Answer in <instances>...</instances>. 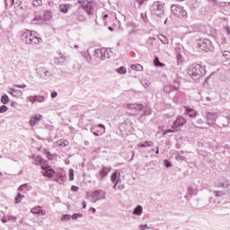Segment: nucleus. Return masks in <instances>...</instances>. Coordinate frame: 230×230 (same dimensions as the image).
I'll list each match as a JSON object with an SVG mask.
<instances>
[{
	"instance_id": "f257e3e1",
	"label": "nucleus",
	"mask_w": 230,
	"mask_h": 230,
	"mask_svg": "<svg viewBox=\"0 0 230 230\" xmlns=\"http://www.w3.org/2000/svg\"><path fill=\"white\" fill-rule=\"evenodd\" d=\"M82 57L85 58L86 62H95L98 63L100 60H105V58H110L109 49L102 48V49H96L92 50L88 49L86 51L81 52Z\"/></svg>"
},
{
	"instance_id": "f03ea898",
	"label": "nucleus",
	"mask_w": 230,
	"mask_h": 230,
	"mask_svg": "<svg viewBox=\"0 0 230 230\" xmlns=\"http://www.w3.org/2000/svg\"><path fill=\"white\" fill-rule=\"evenodd\" d=\"M21 39L24 44H41L42 39L35 31L25 30L22 32Z\"/></svg>"
},
{
	"instance_id": "7ed1b4c3",
	"label": "nucleus",
	"mask_w": 230,
	"mask_h": 230,
	"mask_svg": "<svg viewBox=\"0 0 230 230\" xmlns=\"http://www.w3.org/2000/svg\"><path fill=\"white\" fill-rule=\"evenodd\" d=\"M188 75L194 80H197V78H200V76L206 75V68L201 65L192 64L189 66Z\"/></svg>"
},
{
	"instance_id": "20e7f679",
	"label": "nucleus",
	"mask_w": 230,
	"mask_h": 230,
	"mask_svg": "<svg viewBox=\"0 0 230 230\" xmlns=\"http://www.w3.org/2000/svg\"><path fill=\"white\" fill-rule=\"evenodd\" d=\"M107 197V192L103 190H95L87 195V199H89L90 202L93 204H96V202H100V200H105Z\"/></svg>"
},
{
	"instance_id": "39448f33",
	"label": "nucleus",
	"mask_w": 230,
	"mask_h": 230,
	"mask_svg": "<svg viewBox=\"0 0 230 230\" xmlns=\"http://www.w3.org/2000/svg\"><path fill=\"white\" fill-rule=\"evenodd\" d=\"M150 13L152 15H155L156 17H162L164 15V2L155 1L150 7Z\"/></svg>"
},
{
	"instance_id": "423d86ee",
	"label": "nucleus",
	"mask_w": 230,
	"mask_h": 230,
	"mask_svg": "<svg viewBox=\"0 0 230 230\" xmlns=\"http://www.w3.org/2000/svg\"><path fill=\"white\" fill-rule=\"evenodd\" d=\"M188 123V120L184 117H177L175 121L173 122L172 128L167 129L163 133V136H166V134H170L172 132H175V130H181V127H184Z\"/></svg>"
},
{
	"instance_id": "0eeeda50",
	"label": "nucleus",
	"mask_w": 230,
	"mask_h": 230,
	"mask_svg": "<svg viewBox=\"0 0 230 230\" xmlns=\"http://www.w3.org/2000/svg\"><path fill=\"white\" fill-rule=\"evenodd\" d=\"M78 4H80V8L84 10L88 15H93L94 13V4L88 0H78Z\"/></svg>"
},
{
	"instance_id": "6e6552de",
	"label": "nucleus",
	"mask_w": 230,
	"mask_h": 230,
	"mask_svg": "<svg viewBox=\"0 0 230 230\" xmlns=\"http://www.w3.org/2000/svg\"><path fill=\"white\" fill-rule=\"evenodd\" d=\"M171 10L173 15H176V17H188V12L184 10L183 6L172 4L171 6Z\"/></svg>"
},
{
	"instance_id": "1a4fd4ad",
	"label": "nucleus",
	"mask_w": 230,
	"mask_h": 230,
	"mask_svg": "<svg viewBox=\"0 0 230 230\" xmlns=\"http://www.w3.org/2000/svg\"><path fill=\"white\" fill-rule=\"evenodd\" d=\"M41 168L43 170L42 175L44 177H49V179H57V172L49 165L42 164Z\"/></svg>"
},
{
	"instance_id": "9d476101",
	"label": "nucleus",
	"mask_w": 230,
	"mask_h": 230,
	"mask_svg": "<svg viewBox=\"0 0 230 230\" xmlns=\"http://www.w3.org/2000/svg\"><path fill=\"white\" fill-rule=\"evenodd\" d=\"M199 47L202 51H213V44L208 39L199 40Z\"/></svg>"
},
{
	"instance_id": "9b49d317",
	"label": "nucleus",
	"mask_w": 230,
	"mask_h": 230,
	"mask_svg": "<svg viewBox=\"0 0 230 230\" xmlns=\"http://www.w3.org/2000/svg\"><path fill=\"white\" fill-rule=\"evenodd\" d=\"M138 28L139 27L132 22H128L126 24V29L128 31V35H136V33H137V31H139Z\"/></svg>"
},
{
	"instance_id": "f8f14e48",
	"label": "nucleus",
	"mask_w": 230,
	"mask_h": 230,
	"mask_svg": "<svg viewBox=\"0 0 230 230\" xmlns=\"http://www.w3.org/2000/svg\"><path fill=\"white\" fill-rule=\"evenodd\" d=\"M28 102H31V103H44L46 102V97L43 95H31L27 97Z\"/></svg>"
},
{
	"instance_id": "ddd939ff",
	"label": "nucleus",
	"mask_w": 230,
	"mask_h": 230,
	"mask_svg": "<svg viewBox=\"0 0 230 230\" xmlns=\"http://www.w3.org/2000/svg\"><path fill=\"white\" fill-rule=\"evenodd\" d=\"M111 181L113 182V190H117L118 184L121 182V173L118 172L116 171L112 175H111Z\"/></svg>"
},
{
	"instance_id": "4468645a",
	"label": "nucleus",
	"mask_w": 230,
	"mask_h": 230,
	"mask_svg": "<svg viewBox=\"0 0 230 230\" xmlns=\"http://www.w3.org/2000/svg\"><path fill=\"white\" fill-rule=\"evenodd\" d=\"M217 118H218V113H207V125H215V121H217Z\"/></svg>"
},
{
	"instance_id": "2eb2a0df",
	"label": "nucleus",
	"mask_w": 230,
	"mask_h": 230,
	"mask_svg": "<svg viewBox=\"0 0 230 230\" xmlns=\"http://www.w3.org/2000/svg\"><path fill=\"white\" fill-rule=\"evenodd\" d=\"M124 107H126V109L138 111H143V109H145V106H143V104H137V103H126L124 104Z\"/></svg>"
},
{
	"instance_id": "dca6fc26",
	"label": "nucleus",
	"mask_w": 230,
	"mask_h": 230,
	"mask_svg": "<svg viewBox=\"0 0 230 230\" xmlns=\"http://www.w3.org/2000/svg\"><path fill=\"white\" fill-rule=\"evenodd\" d=\"M37 75L43 78V80H48V78H49V70L44 67H40L37 73Z\"/></svg>"
},
{
	"instance_id": "f3484780",
	"label": "nucleus",
	"mask_w": 230,
	"mask_h": 230,
	"mask_svg": "<svg viewBox=\"0 0 230 230\" xmlns=\"http://www.w3.org/2000/svg\"><path fill=\"white\" fill-rule=\"evenodd\" d=\"M179 89V83L174 82L172 84H167L164 91V93H167V94H169V93H172V91H177Z\"/></svg>"
},
{
	"instance_id": "a211bd4d",
	"label": "nucleus",
	"mask_w": 230,
	"mask_h": 230,
	"mask_svg": "<svg viewBox=\"0 0 230 230\" xmlns=\"http://www.w3.org/2000/svg\"><path fill=\"white\" fill-rule=\"evenodd\" d=\"M40 119H42V115H40V114L34 115L31 118V119L29 121V125L31 127H35V125H37V121H40Z\"/></svg>"
},
{
	"instance_id": "6ab92c4d",
	"label": "nucleus",
	"mask_w": 230,
	"mask_h": 230,
	"mask_svg": "<svg viewBox=\"0 0 230 230\" xmlns=\"http://www.w3.org/2000/svg\"><path fill=\"white\" fill-rule=\"evenodd\" d=\"M56 176L57 178L54 181H58L59 184L66 182V173L64 172H56Z\"/></svg>"
},
{
	"instance_id": "aec40b11",
	"label": "nucleus",
	"mask_w": 230,
	"mask_h": 230,
	"mask_svg": "<svg viewBox=\"0 0 230 230\" xmlns=\"http://www.w3.org/2000/svg\"><path fill=\"white\" fill-rule=\"evenodd\" d=\"M31 213H32V215H41L42 217L46 216V210H42L40 206L33 208Z\"/></svg>"
},
{
	"instance_id": "412c9836",
	"label": "nucleus",
	"mask_w": 230,
	"mask_h": 230,
	"mask_svg": "<svg viewBox=\"0 0 230 230\" xmlns=\"http://www.w3.org/2000/svg\"><path fill=\"white\" fill-rule=\"evenodd\" d=\"M31 190L32 187L29 183L22 184L18 188V191H22L23 193H28V191H31Z\"/></svg>"
},
{
	"instance_id": "4be33fe9",
	"label": "nucleus",
	"mask_w": 230,
	"mask_h": 230,
	"mask_svg": "<svg viewBox=\"0 0 230 230\" xmlns=\"http://www.w3.org/2000/svg\"><path fill=\"white\" fill-rule=\"evenodd\" d=\"M31 159L33 160L32 161L33 164H37V165L40 164L41 166H42V164H42V156H40V155H32Z\"/></svg>"
},
{
	"instance_id": "5701e85b",
	"label": "nucleus",
	"mask_w": 230,
	"mask_h": 230,
	"mask_svg": "<svg viewBox=\"0 0 230 230\" xmlns=\"http://www.w3.org/2000/svg\"><path fill=\"white\" fill-rule=\"evenodd\" d=\"M110 172L111 167H102V169L100 171L101 180L103 179V177H107Z\"/></svg>"
},
{
	"instance_id": "b1692460",
	"label": "nucleus",
	"mask_w": 230,
	"mask_h": 230,
	"mask_svg": "<svg viewBox=\"0 0 230 230\" xmlns=\"http://www.w3.org/2000/svg\"><path fill=\"white\" fill-rule=\"evenodd\" d=\"M185 111H186V114H188V116H190V118H196L197 111H195L194 109L186 108V107H185Z\"/></svg>"
},
{
	"instance_id": "393cba45",
	"label": "nucleus",
	"mask_w": 230,
	"mask_h": 230,
	"mask_svg": "<svg viewBox=\"0 0 230 230\" xmlns=\"http://www.w3.org/2000/svg\"><path fill=\"white\" fill-rule=\"evenodd\" d=\"M133 215H136L137 217H141V215H143V207L140 205L137 206L133 210Z\"/></svg>"
},
{
	"instance_id": "a878e982",
	"label": "nucleus",
	"mask_w": 230,
	"mask_h": 230,
	"mask_svg": "<svg viewBox=\"0 0 230 230\" xmlns=\"http://www.w3.org/2000/svg\"><path fill=\"white\" fill-rule=\"evenodd\" d=\"M67 60V56L62 52H59L58 57V64H64Z\"/></svg>"
},
{
	"instance_id": "bb28decb",
	"label": "nucleus",
	"mask_w": 230,
	"mask_h": 230,
	"mask_svg": "<svg viewBox=\"0 0 230 230\" xmlns=\"http://www.w3.org/2000/svg\"><path fill=\"white\" fill-rule=\"evenodd\" d=\"M69 8H71V4H60L59 5V10L60 12H62L63 13H67V12H69Z\"/></svg>"
},
{
	"instance_id": "cd10ccee",
	"label": "nucleus",
	"mask_w": 230,
	"mask_h": 230,
	"mask_svg": "<svg viewBox=\"0 0 230 230\" xmlns=\"http://www.w3.org/2000/svg\"><path fill=\"white\" fill-rule=\"evenodd\" d=\"M44 22L42 16H35L32 20L33 24H42Z\"/></svg>"
},
{
	"instance_id": "c85d7f7f",
	"label": "nucleus",
	"mask_w": 230,
	"mask_h": 230,
	"mask_svg": "<svg viewBox=\"0 0 230 230\" xmlns=\"http://www.w3.org/2000/svg\"><path fill=\"white\" fill-rule=\"evenodd\" d=\"M56 145H57L58 146H69V141L64 140V139L58 140V141L56 142Z\"/></svg>"
},
{
	"instance_id": "c756f323",
	"label": "nucleus",
	"mask_w": 230,
	"mask_h": 230,
	"mask_svg": "<svg viewBox=\"0 0 230 230\" xmlns=\"http://www.w3.org/2000/svg\"><path fill=\"white\" fill-rule=\"evenodd\" d=\"M53 17L51 12L48 11L45 13V14L43 15V21L45 22H48L49 21H51V18Z\"/></svg>"
},
{
	"instance_id": "7c9ffc66",
	"label": "nucleus",
	"mask_w": 230,
	"mask_h": 230,
	"mask_svg": "<svg viewBox=\"0 0 230 230\" xmlns=\"http://www.w3.org/2000/svg\"><path fill=\"white\" fill-rule=\"evenodd\" d=\"M9 94H12V96H19V94H22V92L17 89L10 88Z\"/></svg>"
},
{
	"instance_id": "2f4dec72",
	"label": "nucleus",
	"mask_w": 230,
	"mask_h": 230,
	"mask_svg": "<svg viewBox=\"0 0 230 230\" xmlns=\"http://www.w3.org/2000/svg\"><path fill=\"white\" fill-rule=\"evenodd\" d=\"M130 68L133 71H143V66H141L140 64H134L131 65Z\"/></svg>"
},
{
	"instance_id": "473e14b6",
	"label": "nucleus",
	"mask_w": 230,
	"mask_h": 230,
	"mask_svg": "<svg viewBox=\"0 0 230 230\" xmlns=\"http://www.w3.org/2000/svg\"><path fill=\"white\" fill-rule=\"evenodd\" d=\"M159 40H161V42H163V44H168L170 41L168 40V38H166V36L160 34L158 36Z\"/></svg>"
},
{
	"instance_id": "72a5a7b5",
	"label": "nucleus",
	"mask_w": 230,
	"mask_h": 230,
	"mask_svg": "<svg viewBox=\"0 0 230 230\" xmlns=\"http://www.w3.org/2000/svg\"><path fill=\"white\" fill-rule=\"evenodd\" d=\"M22 199H24V195L19 192L16 198L14 199V204H19L22 200Z\"/></svg>"
},
{
	"instance_id": "f704fd0d",
	"label": "nucleus",
	"mask_w": 230,
	"mask_h": 230,
	"mask_svg": "<svg viewBox=\"0 0 230 230\" xmlns=\"http://www.w3.org/2000/svg\"><path fill=\"white\" fill-rule=\"evenodd\" d=\"M140 82L143 87H145V89H148V87H150L151 85L150 81H148V79H142Z\"/></svg>"
},
{
	"instance_id": "c9c22d12",
	"label": "nucleus",
	"mask_w": 230,
	"mask_h": 230,
	"mask_svg": "<svg viewBox=\"0 0 230 230\" xmlns=\"http://www.w3.org/2000/svg\"><path fill=\"white\" fill-rule=\"evenodd\" d=\"M152 145V141H146L143 144H138V148H146V146H151Z\"/></svg>"
},
{
	"instance_id": "e433bc0d",
	"label": "nucleus",
	"mask_w": 230,
	"mask_h": 230,
	"mask_svg": "<svg viewBox=\"0 0 230 230\" xmlns=\"http://www.w3.org/2000/svg\"><path fill=\"white\" fill-rule=\"evenodd\" d=\"M31 4L34 8H39V6H42V0H32Z\"/></svg>"
},
{
	"instance_id": "4c0bfd02",
	"label": "nucleus",
	"mask_w": 230,
	"mask_h": 230,
	"mask_svg": "<svg viewBox=\"0 0 230 230\" xmlns=\"http://www.w3.org/2000/svg\"><path fill=\"white\" fill-rule=\"evenodd\" d=\"M69 220H71V215L69 214H65L61 217L62 222H69Z\"/></svg>"
},
{
	"instance_id": "58836bf2",
	"label": "nucleus",
	"mask_w": 230,
	"mask_h": 230,
	"mask_svg": "<svg viewBox=\"0 0 230 230\" xmlns=\"http://www.w3.org/2000/svg\"><path fill=\"white\" fill-rule=\"evenodd\" d=\"M1 102L2 103H4V105H6V103H8V102H10V98L8 97V95H3L1 97Z\"/></svg>"
},
{
	"instance_id": "ea45409f",
	"label": "nucleus",
	"mask_w": 230,
	"mask_h": 230,
	"mask_svg": "<svg viewBox=\"0 0 230 230\" xmlns=\"http://www.w3.org/2000/svg\"><path fill=\"white\" fill-rule=\"evenodd\" d=\"M155 66H159V67H164V64L161 63V61H159V58H155V62H154Z\"/></svg>"
},
{
	"instance_id": "a19ab883",
	"label": "nucleus",
	"mask_w": 230,
	"mask_h": 230,
	"mask_svg": "<svg viewBox=\"0 0 230 230\" xmlns=\"http://www.w3.org/2000/svg\"><path fill=\"white\" fill-rule=\"evenodd\" d=\"M222 56H223L224 58H226V60H230V51H229V50H225V51H223Z\"/></svg>"
},
{
	"instance_id": "79ce46f5",
	"label": "nucleus",
	"mask_w": 230,
	"mask_h": 230,
	"mask_svg": "<svg viewBox=\"0 0 230 230\" xmlns=\"http://www.w3.org/2000/svg\"><path fill=\"white\" fill-rule=\"evenodd\" d=\"M117 73H119V75H125V73H127V68L125 66H120L117 69Z\"/></svg>"
},
{
	"instance_id": "37998d69",
	"label": "nucleus",
	"mask_w": 230,
	"mask_h": 230,
	"mask_svg": "<svg viewBox=\"0 0 230 230\" xmlns=\"http://www.w3.org/2000/svg\"><path fill=\"white\" fill-rule=\"evenodd\" d=\"M77 21H79L80 22H84V21H86L87 18H85V16L84 14H78L76 17Z\"/></svg>"
},
{
	"instance_id": "c03bdc74",
	"label": "nucleus",
	"mask_w": 230,
	"mask_h": 230,
	"mask_svg": "<svg viewBox=\"0 0 230 230\" xmlns=\"http://www.w3.org/2000/svg\"><path fill=\"white\" fill-rule=\"evenodd\" d=\"M8 111V107L6 105L0 106V114H4V112Z\"/></svg>"
},
{
	"instance_id": "a18cd8bd",
	"label": "nucleus",
	"mask_w": 230,
	"mask_h": 230,
	"mask_svg": "<svg viewBox=\"0 0 230 230\" xmlns=\"http://www.w3.org/2000/svg\"><path fill=\"white\" fill-rule=\"evenodd\" d=\"M82 217H84V215H82V214H80V213H78V214H74L72 217H71V218L73 219V220H78V218H82Z\"/></svg>"
},
{
	"instance_id": "49530a36",
	"label": "nucleus",
	"mask_w": 230,
	"mask_h": 230,
	"mask_svg": "<svg viewBox=\"0 0 230 230\" xmlns=\"http://www.w3.org/2000/svg\"><path fill=\"white\" fill-rule=\"evenodd\" d=\"M69 179L70 181H75V171L73 169L69 170Z\"/></svg>"
},
{
	"instance_id": "de8ad7c7",
	"label": "nucleus",
	"mask_w": 230,
	"mask_h": 230,
	"mask_svg": "<svg viewBox=\"0 0 230 230\" xmlns=\"http://www.w3.org/2000/svg\"><path fill=\"white\" fill-rule=\"evenodd\" d=\"M8 222H15L17 220V217L15 216H7Z\"/></svg>"
},
{
	"instance_id": "09e8293b",
	"label": "nucleus",
	"mask_w": 230,
	"mask_h": 230,
	"mask_svg": "<svg viewBox=\"0 0 230 230\" xmlns=\"http://www.w3.org/2000/svg\"><path fill=\"white\" fill-rule=\"evenodd\" d=\"M214 195H215V197H222V195H226V193L223 191L215 190Z\"/></svg>"
},
{
	"instance_id": "8fccbe9b",
	"label": "nucleus",
	"mask_w": 230,
	"mask_h": 230,
	"mask_svg": "<svg viewBox=\"0 0 230 230\" xmlns=\"http://www.w3.org/2000/svg\"><path fill=\"white\" fill-rule=\"evenodd\" d=\"M188 192H189V195H190V197H191V196L195 195L196 190L192 187H190Z\"/></svg>"
},
{
	"instance_id": "3c124183",
	"label": "nucleus",
	"mask_w": 230,
	"mask_h": 230,
	"mask_svg": "<svg viewBox=\"0 0 230 230\" xmlns=\"http://www.w3.org/2000/svg\"><path fill=\"white\" fill-rule=\"evenodd\" d=\"M175 159L176 161H186V157L180 155H176Z\"/></svg>"
},
{
	"instance_id": "603ef678",
	"label": "nucleus",
	"mask_w": 230,
	"mask_h": 230,
	"mask_svg": "<svg viewBox=\"0 0 230 230\" xmlns=\"http://www.w3.org/2000/svg\"><path fill=\"white\" fill-rule=\"evenodd\" d=\"M177 59H178V64H181L182 62V60H184V58L182 57V55L178 54Z\"/></svg>"
},
{
	"instance_id": "864d4df0",
	"label": "nucleus",
	"mask_w": 230,
	"mask_h": 230,
	"mask_svg": "<svg viewBox=\"0 0 230 230\" xmlns=\"http://www.w3.org/2000/svg\"><path fill=\"white\" fill-rule=\"evenodd\" d=\"M139 229L140 230H146V229H150V227H148V225H140Z\"/></svg>"
},
{
	"instance_id": "5fc2aeb1",
	"label": "nucleus",
	"mask_w": 230,
	"mask_h": 230,
	"mask_svg": "<svg viewBox=\"0 0 230 230\" xmlns=\"http://www.w3.org/2000/svg\"><path fill=\"white\" fill-rule=\"evenodd\" d=\"M164 166L167 168H172V163H170L168 160H165L164 162Z\"/></svg>"
},
{
	"instance_id": "6e6d98bb",
	"label": "nucleus",
	"mask_w": 230,
	"mask_h": 230,
	"mask_svg": "<svg viewBox=\"0 0 230 230\" xmlns=\"http://www.w3.org/2000/svg\"><path fill=\"white\" fill-rule=\"evenodd\" d=\"M2 222H3V224H6V222H8V216H4L2 217Z\"/></svg>"
},
{
	"instance_id": "4d7b16f0",
	"label": "nucleus",
	"mask_w": 230,
	"mask_h": 230,
	"mask_svg": "<svg viewBox=\"0 0 230 230\" xmlns=\"http://www.w3.org/2000/svg\"><path fill=\"white\" fill-rule=\"evenodd\" d=\"M15 87H18V89H26V84H15Z\"/></svg>"
},
{
	"instance_id": "13d9d810",
	"label": "nucleus",
	"mask_w": 230,
	"mask_h": 230,
	"mask_svg": "<svg viewBox=\"0 0 230 230\" xmlns=\"http://www.w3.org/2000/svg\"><path fill=\"white\" fill-rule=\"evenodd\" d=\"M71 190H72V191H78V190H80L79 188H78V186H72V188H71Z\"/></svg>"
},
{
	"instance_id": "bf43d9fd",
	"label": "nucleus",
	"mask_w": 230,
	"mask_h": 230,
	"mask_svg": "<svg viewBox=\"0 0 230 230\" xmlns=\"http://www.w3.org/2000/svg\"><path fill=\"white\" fill-rule=\"evenodd\" d=\"M218 188H227V184L218 183Z\"/></svg>"
},
{
	"instance_id": "052dcab7",
	"label": "nucleus",
	"mask_w": 230,
	"mask_h": 230,
	"mask_svg": "<svg viewBox=\"0 0 230 230\" xmlns=\"http://www.w3.org/2000/svg\"><path fill=\"white\" fill-rule=\"evenodd\" d=\"M57 96H58V93L57 92H53L51 93V98H57Z\"/></svg>"
},
{
	"instance_id": "680f3d73",
	"label": "nucleus",
	"mask_w": 230,
	"mask_h": 230,
	"mask_svg": "<svg viewBox=\"0 0 230 230\" xmlns=\"http://www.w3.org/2000/svg\"><path fill=\"white\" fill-rule=\"evenodd\" d=\"M225 30H226L227 35H230V28H229V26H226V27L225 28Z\"/></svg>"
},
{
	"instance_id": "e2e57ef3",
	"label": "nucleus",
	"mask_w": 230,
	"mask_h": 230,
	"mask_svg": "<svg viewBox=\"0 0 230 230\" xmlns=\"http://www.w3.org/2000/svg\"><path fill=\"white\" fill-rule=\"evenodd\" d=\"M145 1H146V0H137V3L141 6V4H143V3H145Z\"/></svg>"
},
{
	"instance_id": "0e129e2a",
	"label": "nucleus",
	"mask_w": 230,
	"mask_h": 230,
	"mask_svg": "<svg viewBox=\"0 0 230 230\" xmlns=\"http://www.w3.org/2000/svg\"><path fill=\"white\" fill-rule=\"evenodd\" d=\"M197 123H199V125H202V123H204V120L202 119H199L197 120Z\"/></svg>"
},
{
	"instance_id": "69168bd1",
	"label": "nucleus",
	"mask_w": 230,
	"mask_h": 230,
	"mask_svg": "<svg viewBox=\"0 0 230 230\" xmlns=\"http://www.w3.org/2000/svg\"><path fill=\"white\" fill-rule=\"evenodd\" d=\"M11 6H13L15 4V0H9Z\"/></svg>"
},
{
	"instance_id": "338daca9",
	"label": "nucleus",
	"mask_w": 230,
	"mask_h": 230,
	"mask_svg": "<svg viewBox=\"0 0 230 230\" xmlns=\"http://www.w3.org/2000/svg\"><path fill=\"white\" fill-rule=\"evenodd\" d=\"M98 127H99L100 128L105 129V126H104L103 124H98Z\"/></svg>"
},
{
	"instance_id": "774afa93",
	"label": "nucleus",
	"mask_w": 230,
	"mask_h": 230,
	"mask_svg": "<svg viewBox=\"0 0 230 230\" xmlns=\"http://www.w3.org/2000/svg\"><path fill=\"white\" fill-rule=\"evenodd\" d=\"M90 211H92L93 213H96V208H90Z\"/></svg>"
}]
</instances>
